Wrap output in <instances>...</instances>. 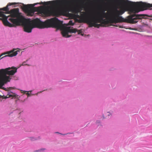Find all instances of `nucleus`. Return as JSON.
<instances>
[{
	"mask_svg": "<svg viewBox=\"0 0 152 152\" xmlns=\"http://www.w3.org/2000/svg\"><path fill=\"white\" fill-rule=\"evenodd\" d=\"M4 12L0 11V20H2L4 25L12 27L20 25L22 23L23 17L19 12L18 8L11 10L8 12L10 14L6 16Z\"/></svg>",
	"mask_w": 152,
	"mask_h": 152,
	"instance_id": "nucleus-3",
	"label": "nucleus"
},
{
	"mask_svg": "<svg viewBox=\"0 0 152 152\" xmlns=\"http://www.w3.org/2000/svg\"><path fill=\"white\" fill-rule=\"evenodd\" d=\"M45 149H40V150H36V151H35V152H38V151H44L45 150Z\"/></svg>",
	"mask_w": 152,
	"mask_h": 152,
	"instance_id": "nucleus-13",
	"label": "nucleus"
},
{
	"mask_svg": "<svg viewBox=\"0 0 152 152\" xmlns=\"http://www.w3.org/2000/svg\"><path fill=\"white\" fill-rule=\"evenodd\" d=\"M15 97V98H18L20 96L18 95L15 93H13L12 92H9L8 93L7 96L5 97V98H7L9 97Z\"/></svg>",
	"mask_w": 152,
	"mask_h": 152,
	"instance_id": "nucleus-11",
	"label": "nucleus"
},
{
	"mask_svg": "<svg viewBox=\"0 0 152 152\" xmlns=\"http://www.w3.org/2000/svg\"><path fill=\"white\" fill-rule=\"evenodd\" d=\"M107 14V13L103 12L99 18L94 17L87 18L86 19V22L91 27L94 26L99 28L100 26H103V25L106 24L107 22L103 18L106 17Z\"/></svg>",
	"mask_w": 152,
	"mask_h": 152,
	"instance_id": "nucleus-6",
	"label": "nucleus"
},
{
	"mask_svg": "<svg viewBox=\"0 0 152 152\" xmlns=\"http://www.w3.org/2000/svg\"><path fill=\"white\" fill-rule=\"evenodd\" d=\"M125 11L124 8H121L120 11L117 9H115L114 12V16L112 17L110 20L115 23L119 22H126L134 24L137 23L138 19H141V17L147 16L150 17L146 14H133L128 16L127 18L124 19L121 16H119L124 13Z\"/></svg>",
	"mask_w": 152,
	"mask_h": 152,
	"instance_id": "nucleus-4",
	"label": "nucleus"
},
{
	"mask_svg": "<svg viewBox=\"0 0 152 152\" xmlns=\"http://www.w3.org/2000/svg\"><path fill=\"white\" fill-rule=\"evenodd\" d=\"M14 50H11L10 51L4 53H2L0 55V58L2 56H3L5 55L6 54H8L7 55H6L3 57H2V58L4 57H6L7 56H8L10 57H12L13 56H16L18 54V52H19V51H14Z\"/></svg>",
	"mask_w": 152,
	"mask_h": 152,
	"instance_id": "nucleus-9",
	"label": "nucleus"
},
{
	"mask_svg": "<svg viewBox=\"0 0 152 152\" xmlns=\"http://www.w3.org/2000/svg\"><path fill=\"white\" fill-rule=\"evenodd\" d=\"M18 4V3H9L7 4V5L6 7H4L2 8L0 10H2L5 11L6 12H4V13H7L8 14V12L10 11V10H9V9L8 8V7L9 6H11L12 5L16 4Z\"/></svg>",
	"mask_w": 152,
	"mask_h": 152,
	"instance_id": "nucleus-10",
	"label": "nucleus"
},
{
	"mask_svg": "<svg viewBox=\"0 0 152 152\" xmlns=\"http://www.w3.org/2000/svg\"><path fill=\"white\" fill-rule=\"evenodd\" d=\"M25 65V63H23V64H22V65Z\"/></svg>",
	"mask_w": 152,
	"mask_h": 152,
	"instance_id": "nucleus-17",
	"label": "nucleus"
},
{
	"mask_svg": "<svg viewBox=\"0 0 152 152\" xmlns=\"http://www.w3.org/2000/svg\"><path fill=\"white\" fill-rule=\"evenodd\" d=\"M124 0H121V2H125ZM126 3L128 4L131 3V4L134 6L139 8L142 10H144L147 9L148 8L152 7V4H150L146 2H129L127 0H126Z\"/></svg>",
	"mask_w": 152,
	"mask_h": 152,
	"instance_id": "nucleus-7",
	"label": "nucleus"
},
{
	"mask_svg": "<svg viewBox=\"0 0 152 152\" xmlns=\"http://www.w3.org/2000/svg\"><path fill=\"white\" fill-rule=\"evenodd\" d=\"M120 28H122V27H121V26H120Z\"/></svg>",
	"mask_w": 152,
	"mask_h": 152,
	"instance_id": "nucleus-19",
	"label": "nucleus"
},
{
	"mask_svg": "<svg viewBox=\"0 0 152 152\" xmlns=\"http://www.w3.org/2000/svg\"><path fill=\"white\" fill-rule=\"evenodd\" d=\"M17 71V69L14 67L0 69V88L11 79V76L13 75Z\"/></svg>",
	"mask_w": 152,
	"mask_h": 152,
	"instance_id": "nucleus-5",
	"label": "nucleus"
},
{
	"mask_svg": "<svg viewBox=\"0 0 152 152\" xmlns=\"http://www.w3.org/2000/svg\"><path fill=\"white\" fill-rule=\"evenodd\" d=\"M63 11L65 13H68L69 12L77 14L82 10V7L80 6L64 7L62 8Z\"/></svg>",
	"mask_w": 152,
	"mask_h": 152,
	"instance_id": "nucleus-8",
	"label": "nucleus"
},
{
	"mask_svg": "<svg viewBox=\"0 0 152 152\" xmlns=\"http://www.w3.org/2000/svg\"><path fill=\"white\" fill-rule=\"evenodd\" d=\"M67 0H56L43 2H41L40 3H36L33 4H28L24 5L23 9L25 12L28 15H31L34 12V8L37 9V11L41 15L45 16H48L50 15L53 16H58L60 15V12L57 10L50 9L49 8L40 6L37 7H34L38 4H44L45 5H50L53 6L58 5L61 4V2L65 3L67 2Z\"/></svg>",
	"mask_w": 152,
	"mask_h": 152,
	"instance_id": "nucleus-2",
	"label": "nucleus"
},
{
	"mask_svg": "<svg viewBox=\"0 0 152 152\" xmlns=\"http://www.w3.org/2000/svg\"><path fill=\"white\" fill-rule=\"evenodd\" d=\"M115 1H117L118 0H114Z\"/></svg>",
	"mask_w": 152,
	"mask_h": 152,
	"instance_id": "nucleus-18",
	"label": "nucleus"
},
{
	"mask_svg": "<svg viewBox=\"0 0 152 152\" xmlns=\"http://www.w3.org/2000/svg\"><path fill=\"white\" fill-rule=\"evenodd\" d=\"M84 34H81V35L82 36H83V35H84Z\"/></svg>",
	"mask_w": 152,
	"mask_h": 152,
	"instance_id": "nucleus-16",
	"label": "nucleus"
},
{
	"mask_svg": "<svg viewBox=\"0 0 152 152\" xmlns=\"http://www.w3.org/2000/svg\"><path fill=\"white\" fill-rule=\"evenodd\" d=\"M74 24V23H73L72 21L70 20L69 21L68 23V24L67 25V26L68 25H71L73 26Z\"/></svg>",
	"mask_w": 152,
	"mask_h": 152,
	"instance_id": "nucleus-12",
	"label": "nucleus"
},
{
	"mask_svg": "<svg viewBox=\"0 0 152 152\" xmlns=\"http://www.w3.org/2000/svg\"><path fill=\"white\" fill-rule=\"evenodd\" d=\"M26 94L28 95V96H29L30 95V94L28 93H26Z\"/></svg>",
	"mask_w": 152,
	"mask_h": 152,
	"instance_id": "nucleus-15",
	"label": "nucleus"
},
{
	"mask_svg": "<svg viewBox=\"0 0 152 152\" xmlns=\"http://www.w3.org/2000/svg\"><path fill=\"white\" fill-rule=\"evenodd\" d=\"M131 12H133V13H136V12H137V11L135 10H131Z\"/></svg>",
	"mask_w": 152,
	"mask_h": 152,
	"instance_id": "nucleus-14",
	"label": "nucleus"
},
{
	"mask_svg": "<svg viewBox=\"0 0 152 152\" xmlns=\"http://www.w3.org/2000/svg\"><path fill=\"white\" fill-rule=\"evenodd\" d=\"M62 21L56 18L48 19L44 22L37 18L32 21H27L24 26V30L26 32L30 33L32 28H44L50 27H54L62 30L63 36L66 37H70V36L68 35V33L69 32L75 33L77 32L78 34L82 33L81 30H77L76 29H73L72 27L71 26H65L62 25Z\"/></svg>",
	"mask_w": 152,
	"mask_h": 152,
	"instance_id": "nucleus-1",
	"label": "nucleus"
}]
</instances>
